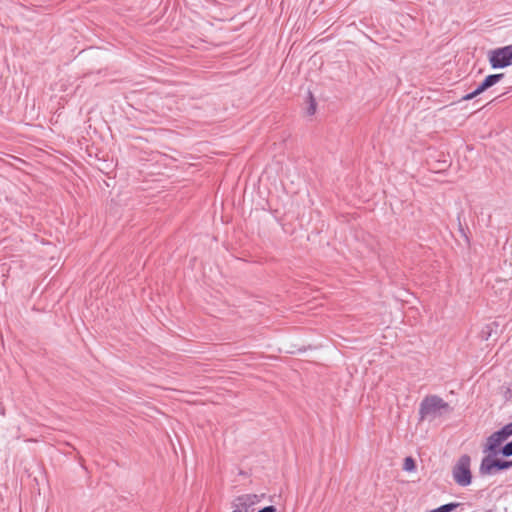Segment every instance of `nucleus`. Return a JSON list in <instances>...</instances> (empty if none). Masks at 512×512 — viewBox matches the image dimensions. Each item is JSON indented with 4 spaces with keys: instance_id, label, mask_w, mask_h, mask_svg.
<instances>
[{
    "instance_id": "obj_8",
    "label": "nucleus",
    "mask_w": 512,
    "mask_h": 512,
    "mask_svg": "<svg viewBox=\"0 0 512 512\" xmlns=\"http://www.w3.org/2000/svg\"><path fill=\"white\" fill-rule=\"evenodd\" d=\"M498 328L499 324L496 321L486 324L480 332V338L485 341L489 340L498 334Z\"/></svg>"
},
{
    "instance_id": "obj_13",
    "label": "nucleus",
    "mask_w": 512,
    "mask_h": 512,
    "mask_svg": "<svg viewBox=\"0 0 512 512\" xmlns=\"http://www.w3.org/2000/svg\"><path fill=\"white\" fill-rule=\"evenodd\" d=\"M258 512H276V508L274 506H266Z\"/></svg>"
},
{
    "instance_id": "obj_7",
    "label": "nucleus",
    "mask_w": 512,
    "mask_h": 512,
    "mask_svg": "<svg viewBox=\"0 0 512 512\" xmlns=\"http://www.w3.org/2000/svg\"><path fill=\"white\" fill-rule=\"evenodd\" d=\"M506 440H507V438L503 435V433H501L500 430L492 433L487 438V443H486L484 452H489L490 453L489 455H494V456L497 454H500L499 447Z\"/></svg>"
},
{
    "instance_id": "obj_3",
    "label": "nucleus",
    "mask_w": 512,
    "mask_h": 512,
    "mask_svg": "<svg viewBox=\"0 0 512 512\" xmlns=\"http://www.w3.org/2000/svg\"><path fill=\"white\" fill-rule=\"evenodd\" d=\"M489 62L494 69L512 65V44L491 50L489 52Z\"/></svg>"
},
{
    "instance_id": "obj_1",
    "label": "nucleus",
    "mask_w": 512,
    "mask_h": 512,
    "mask_svg": "<svg viewBox=\"0 0 512 512\" xmlns=\"http://www.w3.org/2000/svg\"><path fill=\"white\" fill-rule=\"evenodd\" d=\"M451 411L447 402L437 395H428L420 403L419 416L420 420L432 421L444 413Z\"/></svg>"
},
{
    "instance_id": "obj_5",
    "label": "nucleus",
    "mask_w": 512,
    "mask_h": 512,
    "mask_svg": "<svg viewBox=\"0 0 512 512\" xmlns=\"http://www.w3.org/2000/svg\"><path fill=\"white\" fill-rule=\"evenodd\" d=\"M260 501L256 494H245L237 497L232 504V512H250V509Z\"/></svg>"
},
{
    "instance_id": "obj_12",
    "label": "nucleus",
    "mask_w": 512,
    "mask_h": 512,
    "mask_svg": "<svg viewBox=\"0 0 512 512\" xmlns=\"http://www.w3.org/2000/svg\"><path fill=\"white\" fill-rule=\"evenodd\" d=\"M500 431L508 439L510 436H512V422L506 424L504 427L500 429Z\"/></svg>"
},
{
    "instance_id": "obj_14",
    "label": "nucleus",
    "mask_w": 512,
    "mask_h": 512,
    "mask_svg": "<svg viewBox=\"0 0 512 512\" xmlns=\"http://www.w3.org/2000/svg\"><path fill=\"white\" fill-rule=\"evenodd\" d=\"M490 221H491V215L488 216V222H487V226H489L490 224Z\"/></svg>"
},
{
    "instance_id": "obj_11",
    "label": "nucleus",
    "mask_w": 512,
    "mask_h": 512,
    "mask_svg": "<svg viewBox=\"0 0 512 512\" xmlns=\"http://www.w3.org/2000/svg\"><path fill=\"white\" fill-rule=\"evenodd\" d=\"M500 454H502L505 457L512 456V441L508 442L500 449Z\"/></svg>"
},
{
    "instance_id": "obj_4",
    "label": "nucleus",
    "mask_w": 512,
    "mask_h": 512,
    "mask_svg": "<svg viewBox=\"0 0 512 512\" xmlns=\"http://www.w3.org/2000/svg\"><path fill=\"white\" fill-rule=\"evenodd\" d=\"M488 455L481 461L479 472L481 475H493L498 471L506 470L512 467V460H500Z\"/></svg>"
},
{
    "instance_id": "obj_2",
    "label": "nucleus",
    "mask_w": 512,
    "mask_h": 512,
    "mask_svg": "<svg viewBox=\"0 0 512 512\" xmlns=\"http://www.w3.org/2000/svg\"><path fill=\"white\" fill-rule=\"evenodd\" d=\"M452 474L454 481L459 486L465 487L471 484L472 474L470 471V457L468 455H463L459 458L453 467Z\"/></svg>"
},
{
    "instance_id": "obj_9",
    "label": "nucleus",
    "mask_w": 512,
    "mask_h": 512,
    "mask_svg": "<svg viewBox=\"0 0 512 512\" xmlns=\"http://www.w3.org/2000/svg\"><path fill=\"white\" fill-rule=\"evenodd\" d=\"M415 468H416L415 460L412 457H406L404 459L403 469L405 471L411 472V471L415 470Z\"/></svg>"
},
{
    "instance_id": "obj_6",
    "label": "nucleus",
    "mask_w": 512,
    "mask_h": 512,
    "mask_svg": "<svg viewBox=\"0 0 512 512\" xmlns=\"http://www.w3.org/2000/svg\"><path fill=\"white\" fill-rule=\"evenodd\" d=\"M503 77H504L503 73L488 75L483 80V82L473 92L463 96L462 100L467 101V100H471V99L475 98L476 96H478L479 94H481L482 92L487 90L488 88H490L493 85H495L496 83H498Z\"/></svg>"
},
{
    "instance_id": "obj_10",
    "label": "nucleus",
    "mask_w": 512,
    "mask_h": 512,
    "mask_svg": "<svg viewBox=\"0 0 512 512\" xmlns=\"http://www.w3.org/2000/svg\"><path fill=\"white\" fill-rule=\"evenodd\" d=\"M309 107L307 108V114L313 115L316 111V102L311 92H309Z\"/></svg>"
}]
</instances>
